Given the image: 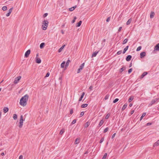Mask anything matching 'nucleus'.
Returning a JSON list of instances; mask_svg holds the SVG:
<instances>
[{"label": "nucleus", "instance_id": "obj_4", "mask_svg": "<svg viewBox=\"0 0 159 159\" xmlns=\"http://www.w3.org/2000/svg\"><path fill=\"white\" fill-rule=\"evenodd\" d=\"M21 78V76H19L15 79V80L14 81V83L15 84H17L18 82L20 80Z\"/></svg>", "mask_w": 159, "mask_h": 159}, {"label": "nucleus", "instance_id": "obj_6", "mask_svg": "<svg viewBox=\"0 0 159 159\" xmlns=\"http://www.w3.org/2000/svg\"><path fill=\"white\" fill-rule=\"evenodd\" d=\"M13 9V8L12 7L9 9L8 13L6 14V16H9L10 15Z\"/></svg>", "mask_w": 159, "mask_h": 159}, {"label": "nucleus", "instance_id": "obj_12", "mask_svg": "<svg viewBox=\"0 0 159 159\" xmlns=\"http://www.w3.org/2000/svg\"><path fill=\"white\" fill-rule=\"evenodd\" d=\"M154 50L159 51V43L157 44L155 47Z\"/></svg>", "mask_w": 159, "mask_h": 159}, {"label": "nucleus", "instance_id": "obj_38", "mask_svg": "<svg viewBox=\"0 0 159 159\" xmlns=\"http://www.w3.org/2000/svg\"><path fill=\"white\" fill-rule=\"evenodd\" d=\"M7 7L6 6H3L2 8V10L3 11H6L7 10Z\"/></svg>", "mask_w": 159, "mask_h": 159}, {"label": "nucleus", "instance_id": "obj_60", "mask_svg": "<svg viewBox=\"0 0 159 159\" xmlns=\"http://www.w3.org/2000/svg\"><path fill=\"white\" fill-rule=\"evenodd\" d=\"M93 88V86H92V85H91V86H90L89 88V89H90L91 90H92Z\"/></svg>", "mask_w": 159, "mask_h": 159}, {"label": "nucleus", "instance_id": "obj_28", "mask_svg": "<svg viewBox=\"0 0 159 159\" xmlns=\"http://www.w3.org/2000/svg\"><path fill=\"white\" fill-rule=\"evenodd\" d=\"M88 105L87 104H84L81 105V107L83 108H84L86 107Z\"/></svg>", "mask_w": 159, "mask_h": 159}, {"label": "nucleus", "instance_id": "obj_8", "mask_svg": "<svg viewBox=\"0 0 159 159\" xmlns=\"http://www.w3.org/2000/svg\"><path fill=\"white\" fill-rule=\"evenodd\" d=\"M80 142V138H78L76 139L75 140V144H78Z\"/></svg>", "mask_w": 159, "mask_h": 159}, {"label": "nucleus", "instance_id": "obj_26", "mask_svg": "<svg viewBox=\"0 0 159 159\" xmlns=\"http://www.w3.org/2000/svg\"><path fill=\"white\" fill-rule=\"evenodd\" d=\"M98 52H94L92 55V57H95L96 56L97 54L98 53Z\"/></svg>", "mask_w": 159, "mask_h": 159}, {"label": "nucleus", "instance_id": "obj_49", "mask_svg": "<svg viewBox=\"0 0 159 159\" xmlns=\"http://www.w3.org/2000/svg\"><path fill=\"white\" fill-rule=\"evenodd\" d=\"M122 51L121 50H120V51H118V52H117V55H120V54H121V53H122Z\"/></svg>", "mask_w": 159, "mask_h": 159}, {"label": "nucleus", "instance_id": "obj_58", "mask_svg": "<svg viewBox=\"0 0 159 159\" xmlns=\"http://www.w3.org/2000/svg\"><path fill=\"white\" fill-rule=\"evenodd\" d=\"M23 158V156L22 155H20L19 157V159H22Z\"/></svg>", "mask_w": 159, "mask_h": 159}, {"label": "nucleus", "instance_id": "obj_59", "mask_svg": "<svg viewBox=\"0 0 159 159\" xmlns=\"http://www.w3.org/2000/svg\"><path fill=\"white\" fill-rule=\"evenodd\" d=\"M73 112L72 109H71L70 111V113L71 114H73Z\"/></svg>", "mask_w": 159, "mask_h": 159}, {"label": "nucleus", "instance_id": "obj_43", "mask_svg": "<svg viewBox=\"0 0 159 159\" xmlns=\"http://www.w3.org/2000/svg\"><path fill=\"white\" fill-rule=\"evenodd\" d=\"M109 96V95L108 94L106 95L105 97V98H104L105 99V100L107 99L108 98Z\"/></svg>", "mask_w": 159, "mask_h": 159}, {"label": "nucleus", "instance_id": "obj_16", "mask_svg": "<svg viewBox=\"0 0 159 159\" xmlns=\"http://www.w3.org/2000/svg\"><path fill=\"white\" fill-rule=\"evenodd\" d=\"M9 110V109L7 107H5L3 109V111L4 112L6 113Z\"/></svg>", "mask_w": 159, "mask_h": 159}, {"label": "nucleus", "instance_id": "obj_61", "mask_svg": "<svg viewBox=\"0 0 159 159\" xmlns=\"http://www.w3.org/2000/svg\"><path fill=\"white\" fill-rule=\"evenodd\" d=\"M122 29V27H120L119 28V29L118 30V32H120L121 30Z\"/></svg>", "mask_w": 159, "mask_h": 159}, {"label": "nucleus", "instance_id": "obj_35", "mask_svg": "<svg viewBox=\"0 0 159 159\" xmlns=\"http://www.w3.org/2000/svg\"><path fill=\"white\" fill-rule=\"evenodd\" d=\"M110 114L109 113L107 114L105 116V119H107L109 118L110 116Z\"/></svg>", "mask_w": 159, "mask_h": 159}, {"label": "nucleus", "instance_id": "obj_14", "mask_svg": "<svg viewBox=\"0 0 159 159\" xmlns=\"http://www.w3.org/2000/svg\"><path fill=\"white\" fill-rule=\"evenodd\" d=\"M104 122V121L103 120H101L98 124V127H100L101 126L103 125Z\"/></svg>", "mask_w": 159, "mask_h": 159}, {"label": "nucleus", "instance_id": "obj_33", "mask_svg": "<svg viewBox=\"0 0 159 159\" xmlns=\"http://www.w3.org/2000/svg\"><path fill=\"white\" fill-rule=\"evenodd\" d=\"M23 125V121H20L19 127L20 128H22Z\"/></svg>", "mask_w": 159, "mask_h": 159}, {"label": "nucleus", "instance_id": "obj_48", "mask_svg": "<svg viewBox=\"0 0 159 159\" xmlns=\"http://www.w3.org/2000/svg\"><path fill=\"white\" fill-rule=\"evenodd\" d=\"M104 140V138L103 137L102 138L100 141V143H102L103 141Z\"/></svg>", "mask_w": 159, "mask_h": 159}, {"label": "nucleus", "instance_id": "obj_45", "mask_svg": "<svg viewBox=\"0 0 159 159\" xmlns=\"http://www.w3.org/2000/svg\"><path fill=\"white\" fill-rule=\"evenodd\" d=\"M142 48V47L141 46H140L138 47L136 49V51H140Z\"/></svg>", "mask_w": 159, "mask_h": 159}, {"label": "nucleus", "instance_id": "obj_50", "mask_svg": "<svg viewBox=\"0 0 159 159\" xmlns=\"http://www.w3.org/2000/svg\"><path fill=\"white\" fill-rule=\"evenodd\" d=\"M132 68L130 69H129V70L128 71V73L129 74L130 73L132 72Z\"/></svg>", "mask_w": 159, "mask_h": 159}, {"label": "nucleus", "instance_id": "obj_19", "mask_svg": "<svg viewBox=\"0 0 159 159\" xmlns=\"http://www.w3.org/2000/svg\"><path fill=\"white\" fill-rule=\"evenodd\" d=\"M129 48V46H127L124 49L123 51V53L124 54L126 52L128 48Z\"/></svg>", "mask_w": 159, "mask_h": 159}, {"label": "nucleus", "instance_id": "obj_55", "mask_svg": "<svg viewBox=\"0 0 159 159\" xmlns=\"http://www.w3.org/2000/svg\"><path fill=\"white\" fill-rule=\"evenodd\" d=\"M59 80H60V83H61L62 82V77H59Z\"/></svg>", "mask_w": 159, "mask_h": 159}, {"label": "nucleus", "instance_id": "obj_62", "mask_svg": "<svg viewBox=\"0 0 159 159\" xmlns=\"http://www.w3.org/2000/svg\"><path fill=\"white\" fill-rule=\"evenodd\" d=\"M134 110H132V111H131L130 112L131 115L133 114L134 113Z\"/></svg>", "mask_w": 159, "mask_h": 159}, {"label": "nucleus", "instance_id": "obj_57", "mask_svg": "<svg viewBox=\"0 0 159 159\" xmlns=\"http://www.w3.org/2000/svg\"><path fill=\"white\" fill-rule=\"evenodd\" d=\"M116 134L115 133L113 134L111 137L112 139H113L115 137Z\"/></svg>", "mask_w": 159, "mask_h": 159}, {"label": "nucleus", "instance_id": "obj_1", "mask_svg": "<svg viewBox=\"0 0 159 159\" xmlns=\"http://www.w3.org/2000/svg\"><path fill=\"white\" fill-rule=\"evenodd\" d=\"M28 98L29 96L27 94L22 97L20 100V105L24 107L26 106L27 101L28 100Z\"/></svg>", "mask_w": 159, "mask_h": 159}, {"label": "nucleus", "instance_id": "obj_20", "mask_svg": "<svg viewBox=\"0 0 159 159\" xmlns=\"http://www.w3.org/2000/svg\"><path fill=\"white\" fill-rule=\"evenodd\" d=\"M127 103H125L123 106L121 110L122 111L124 110L127 107Z\"/></svg>", "mask_w": 159, "mask_h": 159}, {"label": "nucleus", "instance_id": "obj_13", "mask_svg": "<svg viewBox=\"0 0 159 159\" xmlns=\"http://www.w3.org/2000/svg\"><path fill=\"white\" fill-rule=\"evenodd\" d=\"M84 94H85L84 92H83V93H82V94L81 95V96H80V98H79V102L81 101L82 100V99L84 96Z\"/></svg>", "mask_w": 159, "mask_h": 159}, {"label": "nucleus", "instance_id": "obj_46", "mask_svg": "<svg viewBox=\"0 0 159 159\" xmlns=\"http://www.w3.org/2000/svg\"><path fill=\"white\" fill-rule=\"evenodd\" d=\"M76 120L75 119H74L72 122L71 124H75L76 122Z\"/></svg>", "mask_w": 159, "mask_h": 159}, {"label": "nucleus", "instance_id": "obj_63", "mask_svg": "<svg viewBox=\"0 0 159 159\" xmlns=\"http://www.w3.org/2000/svg\"><path fill=\"white\" fill-rule=\"evenodd\" d=\"M151 123L149 122L147 123V125L148 126L150 125H151Z\"/></svg>", "mask_w": 159, "mask_h": 159}, {"label": "nucleus", "instance_id": "obj_15", "mask_svg": "<svg viewBox=\"0 0 159 159\" xmlns=\"http://www.w3.org/2000/svg\"><path fill=\"white\" fill-rule=\"evenodd\" d=\"M65 46V45H64L63 46H62L58 50V52H60L62 50V49H63V48H64V47Z\"/></svg>", "mask_w": 159, "mask_h": 159}, {"label": "nucleus", "instance_id": "obj_10", "mask_svg": "<svg viewBox=\"0 0 159 159\" xmlns=\"http://www.w3.org/2000/svg\"><path fill=\"white\" fill-rule=\"evenodd\" d=\"M148 74V72H143L142 75H141L140 78L141 79L143 78L145 75Z\"/></svg>", "mask_w": 159, "mask_h": 159}, {"label": "nucleus", "instance_id": "obj_37", "mask_svg": "<svg viewBox=\"0 0 159 159\" xmlns=\"http://www.w3.org/2000/svg\"><path fill=\"white\" fill-rule=\"evenodd\" d=\"M13 118L14 120H16L17 118V115L16 114H14Z\"/></svg>", "mask_w": 159, "mask_h": 159}, {"label": "nucleus", "instance_id": "obj_44", "mask_svg": "<svg viewBox=\"0 0 159 159\" xmlns=\"http://www.w3.org/2000/svg\"><path fill=\"white\" fill-rule=\"evenodd\" d=\"M119 100V99L118 98H116L113 101V103H115L116 102H117V101H118Z\"/></svg>", "mask_w": 159, "mask_h": 159}, {"label": "nucleus", "instance_id": "obj_41", "mask_svg": "<svg viewBox=\"0 0 159 159\" xmlns=\"http://www.w3.org/2000/svg\"><path fill=\"white\" fill-rule=\"evenodd\" d=\"M24 120H23L22 115H21L20 116V121H23H23H24Z\"/></svg>", "mask_w": 159, "mask_h": 159}, {"label": "nucleus", "instance_id": "obj_64", "mask_svg": "<svg viewBox=\"0 0 159 159\" xmlns=\"http://www.w3.org/2000/svg\"><path fill=\"white\" fill-rule=\"evenodd\" d=\"M132 66V63L131 62L130 64H129V67H131V66Z\"/></svg>", "mask_w": 159, "mask_h": 159}, {"label": "nucleus", "instance_id": "obj_27", "mask_svg": "<svg viewBox=\"0 0 159 159\" xmlns=\"http://www.w3.org/2000/svg\"><path fill=\"white\" fill-rule=\"evenodd\" d=\"M132 21V19L130 18L129 19L127 22L126 24L127 25H129L130 24V23Z\"/></svg>", "mask_w": 159, "mask_h": 159}, {"label": "nucleus", "instance_id": "obj_54", "mask_svg": "<svg viewBox=\"0 0 159 159\" xmlns=\"http://www.w3.org/2000/svg\"><path fill=\"white\" fill-rule=\"evenodd\" d=\"M50 75V73L49 72H48L45 76V77H48Z\"/></svg>", "mask_w": 159, "mask_h": 159}, {"label": "nucleus", "instance_id": "obj_3", "mask_svg": "<svg viewBox=\"0 0 159 159\" xmlns=\"http://www.w3.org/2000/svg\"><path fill=\"white\" fill-rule=\"evenodd\" d=\"M159 100V98H156L152 100L150 103L149 104L148 106H151L153 104L156 103Z\"/></svg>", "mask_w": 159, "mask_h": 159}, {"label": "nucleus", "instance_id": "obj_18", "mask_svg": "<svg viewBox=\"0 0 159 159\" xmlns=\"http://www.w3.org/2000/svg\"><path fill=\"white\" fill-rule=\"evenodd\" d=\"M125 69V66L123 67L122 68L120 69L119 72L121 73Z\"/></svg>", "mask_w": 159, "mask_h": 159}, {"label": "nucleus", "instance_id": "obj_29", "mask_svg": "<svg viewBox=\"0 0 159 159\" xmlns=\"http://www.w3.org/2000/svg\"><path fill=\"white\" fill-rule=\"evenodd\" d=\"M84 63H83L80 66L79 68L82 70L84 68Z\"/></svg>", "mask_w": 159, "mask_h": 159}, {"label": "nucleus", "instance_id": "obj_11", "mask_svg": "<svg viewBox=\"0 0 159 159\" xmlns=\"http://www.w3.org/2000/svg\"><path fill=\"white\" fill-rule=\"evenodd\" d=\"M41 60L40 58L38 57L36 58V62L38 64H39L41 62Z\"/></svg>", "mask_w": 159, "mask_h": 159}, {"label": "nucleus", "instance_id": "obj_42", "mask_svg": "<svg viewBox=\"0 0 159 159\" xmlns=\"http://www.w3.org/2000/svg\"><path fill=\"white\" fill-rule=\"evenodd\" d=\"M107 153H105L104 154V156H103V157L102 158V159H105L107 157Z\"/></svg>", "mask_w": 159, "mask_h": 159}, {"label": "nucleus", "instance_id": "obj_9", "mask_svg": "<svg viewBox=\"0 0 159 159\" xmlns=\"http://www.w3.org/2000/svg\"><path fill=\"white\" fill-rule=\"evenodd\" d=\"M146 52H141L140 54V58H143L146 55Z\"/></svg>", "mask_w": 159, "mask_h": 159}, {"label": "nucleus", "instance_id": "obj_56", "mask_svg": "<svg viewBox=\"0 0 159 159\" xmlns=\"http://www.w3.org/2000/svg\"><path fill=\"white\" fill-rule=\"evenodd\" d=\"M81 70L79 68L78 69V70H77V73H80V71H81Z\"/></svg>", "mask_w": 159, "mask_h": 159}, {"label": "nucleus", "instance_id": "obj_47", "mask_svg": "<svg viewBox=\"0 0 159 159\" xmlns=\"http://www.w3.org/2000/svg\"><path fill=\"white\" fill-rule=\"evenodd\" d=\"M155 144L156 146H158L159 145V140L155 143Z\"/></svg>", "mask_w": 159, "mask_h": 159}, {"label": "nucleus", "instance_id": "obj_24", "mask_svg": "<svg viewBox=\"0 0 159 159\" xmlns=\"http://www.w3.org/2000/svg\"><path fill=\"white\" fill-rule=\"evenodd\" d=\"M134 98L133 96H130L128 99V102H130L132 101Z\"/></svg>", "mask_w": 159, "mask_h": 159}, {"label": "nucleus", "instance_id": "obj_7", "mask_svg": "<svg viewBox=\"0 0 159 159\" xmlns=\"http://www.w3.org/2000/svg\"><path fill=\"white\" fill-rule=\"evenodd\" d=\"M132 57L130 55H129L127 56L126 58V60L127 61H130L132 58Z\"/></svg>", "mask_w": 159, "mask_h": 159}, {"label": "nucleus", "instance_id": "obj_40", "mask_svg": "<svg viewBox=\"0 0 159 159\" xmlns=\"http://www.w3.org/2000/svg\"><path fill=\"white\" fill-rule=\"evenodd\" d=\"M108 127H107L106 128L104 129V130L103 131V133H106V132H107L108 130Z\"/></svg>", "mask_w": 159, "mask_h": 159}, {"label": "nucleus", "instance_id": "obj_31", "mask_svg": "<svg viewBox=\"0 0 159 159\" xmlns=\"http://www.w3.org/2000/svg\"><path fill=\"white\" fill-rule=\"evenodd\" d=\"M70 61V60H68L66 62V65H65V67H67L68 66V65H69V64Z\"/></svg>", "mask_w": 159, "mask_h": 159}, {"label": "nucleus", "instance_id": "obj_23", "mask_svg": "<svg viewBox=\"0 0 159 159\" xmlns=\"http://www.w3.org/2000/svg\"><path fill=\"white\" fill-rule=\"evenodd\" d=\"M44 45H45L44 43H41L40 45V46H39L40 48L41 49L43 48L44 46Z\"/></svg>", "mask_w": 159, "mask_h": 159}, {"label": "nucleus", "instance_id": "obj_39", "mask_svg": "<svg viewBox=\"0 0 159 159\" xmlns=\"http://www.w3.org/2000/svg\"><path fill=\"white\" fill-rule=\"evenodd\" d=\"M76 18H77L76 16H74V19L71 21V23L72 24L74 23L75 22V20L76 19Z\"/></svg>", "mask_w": 159, "mask_h": 159}, {"label": "nucleus", "instance_id": "obj_51", "mask_svg": "<svg viewBox=\"0 0 159 159\" xmlns=\"http://www.w3.org/2000/svg\"><path fill=\"white\" fill-rule=\"evenodd\" d=\"M48 15V14L47 13H45L43 15V17L45 18V17H46Z\"/></svg>", "mask_w": 159, "mask_h": 159}, {"label": "nucleus", "instance_id": "obj_5", "mask_svg": "<svg viewBox=\"0 0 159 159\" xmlns=\"http://www.w3.org/2000/svg\"><path fill=\"white\" fill-rule=\"evenodd\" d=\"M30 52L31 51L30 49L28 50L25 53V57L26 58L28 57L29 56V55L30 53Z\"/></svg>", "mask_w": 159, "mask_h": 159}, {"label": "nucleus", "instance_id": "obj_22", "mask_svg": "<svg viewBox=\"0 0 159 159\" xmlns=\"http://www.w3.org/2000/svg\"><path fill=\"white\" fill-rule=\"evenodd\" d=\"M82 23V21L80 20L79 22H78L76 24V26L77 27H80V26Z\"/></svg>", "mask_w": 159, "mask_h": 159}, {"label": "nucleus", "instance_id": "obj_53", "mask_svg": "<svg viewBox=\"0 0 159 159\" xmlns=\"http://www.w3.org/2000/svg\"><path fill=\"white\" fill-rule=\"evenodd\" d=\"M110 17H108V18H107L106 20L107 22H109L110 21Z\"/></svg>", "mask_w": 159, "mask_h": 159}, {"label": "nucleus", "instance_id": "obj_17", "mask_svg": "<svg viewBox=\"0 0 159 159\" xmlns=\"http://www.w3.org/2000/svg\"><path fill=\"white\" fill-rule=\"evenodd\" d=\"M77 7L76 5L70 8L69 9V10L70 11H73Z\"/></svg>", "mask_w": 159, "mask_h": 159}, {"label": "nucleus", "instance_id": "obj_34", "mask_svg": "<svg viewBox=\"0 0 159 159\" xmlns=\"http://www.w3.org/2000/svg\"><path fill=\"white\" fill-rule=\"evenodd\" d=\"M64 132H65V129H62L60 131L59 134H60L61 135Z\"/></svg>", "mask_w": 159, "mask_h": 159}, {"label": "nucleus", "instance_id": "obj_52", "mask_svg": "<svg viewBox=\"0 0 159 159\" xmlns=\"http://www.w3.org/2000/svg\"><path fill=\"white\" fill-rule=\"evenodd\" d=\"M84 111L81 112L80 114V116H83L84 115Z\"/></svg>", "mask_w": 159, "mask_h": 159}, {"label": "nucleus", "instance_id": "obj_32", "mask_svg": "<svg viewBox=\"0 0 159 159\" xmlns=\"http://www.w3.org/2000/svg\"><path fill=\"white\" fill-rule=\"evenodd\" d=\"M128 39H125L123 41L122 44H125L126 43H127L128 41Z\"/></svg>", "mask_w": 159, "mask_h": 159}, {"label": "nucleus", "instance_id": "obj_21", "mask_svg": "<svg viewBox=\"0 0 159 159\" xmlns=\"http://www.w3.org/2000/svg\"><path fill=\"white\" fill-rule=\"evenodd\" d=\"M154 15H155V13L154 12H153V11L151 12L150 15V18H153L154 17Z\"/></svg>", "mask_w": 159, "mask_h": 159}, {"label": "nucleus", "instance_id": "obj_30", "mask_svg": "<svg viewBox=\"0 0 159 159\" xmlns=\"http://www.w3.org/2000/svg\"><path fill=\"white\" fill-rule=\"evenodd\" d=\"M90 125V123L89 122H87L85 124V125H84V127L85 128H87L88 127L89 125Z\"/></svg>", "mask_w": 159, "mask_h": 159}, {"label": "nucleus", "instance_id": "obj_2", "mask_svg": "<svg viewBox=\"0 0 159 159\" xmlns=\"http://www.w3.org/2000/svg\"><path fill=\"white\" fill-rule=\"evenodd\" d=\"M48 21L47 20H44L43 22V25H42V29L43 30L47 29L48 25Z\"/></svg>", "mask_w": 159, "mask_h": 159}, {"label": "nucleus", "instance_id": "obj_36", "mask_svg": "<svg viewBox=\"0 0 159 159\" xmlns=\"http://www.w3.org/2000/svg\"><path fill=\"white\" fill-rule=\"evenodd\" d=\"M146 113H143L142 115V116H141V117H140V120H142V118L145 116V115H146Z\"/></svg>", "mask_w": 159, "mask_h": 159}, {"label": "nucleus", "instance_id": "obj_25", "mask_svg": "<svg viewBox=\"0 0 159 159\" xmlns=\"http://www.w3.org/2000/svg\"><path fill=\"white\" fill-rule=\"evenodd\" d=\"M66 62L65 61H63L61 65V68H63L64 67Z\"/></svg>", "mask_w": 159, "mask_h": 159}]
</instances>
